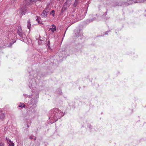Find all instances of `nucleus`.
Listing matches in <instances>:
<instances>
[{
	"label": "nucleus",
	"instance_id": "obj_1",
	"mask_svg": "<svg viewBox=\"0 0 146 146\" xmlns=\"http://www.w3.org/2000/svg\"><path fill=\"white\" fill-rule=\"evenodd\" d=\"M36 85V81L33 80H31L28 85L29 87L32 89V94L30 96L27 94H23L25 97H31L32 99L28 102L26 108L29 109V112L24 115V118L25 120H28L30 119V116L31 118L34 117L35 115L36 110L35 108L37 106V98H38L39 92L37 90L35 89Z\"/></svg>",
	"mask_w": 146,
	"mask_h": 146
},
{
	"label": "nucleus",
	"instance_id": "obj_2",
	"mask_svg": "<svg viewBox=\"0 0 146 146\" xmlns=\"http://www.w3.org/2000/svg\"><path fill=\"white\" fill-rule=\"evenodd\" d=\"M51 112V115L49 117V118L53 121V122H52V123L56 121L64 114V112L57 108H54L52 109Z\"/></svg>",
	"mask_w": 146,
	"mask_h": 146
},
{
	"label": "nucleus",
	"instance_id": "obj_3",
	"mask_svg": "<svg viewBox=\"0 0 146 146\" xmlns=\"http://www.w3.org/2000/svg\"><path fill=\"white\" fill-rule=\"evenodd\" d=\"M35 0H25L23 3V6L21 7L19 9V13L22 15H25L26 13H28L27 10L26 9Z\"/></svg>",
	"mask_w": 146,
	"mask_h": 146
},
{
	"label": "nucleus",
	"instance_id": "obj_4",
	"mask_svg": "<svg viewBox=\"0 0 146 146\" xmlns=\"http://www.w3.org/2000/svg\"><path fill=\"white\" fill-rule=\"evenodd\" d=\"M17 33L20 37L21 40L25 42L27 40V37L25 33L23 32L20 26H19L17 29Z\"/></svg>",
	"mask_w": 146,
	"mask_h": 146
},
{
	"label": "nucleus",
	"instance_id": "obj_5",
	"mask_svg": "<svg viewBox=\"0 0 146 146\" xmlns=\"http://www.w3.org/2000/svg\"><path fill=\"white\" fill-rule=\"evenodd\" d=\"M76 15V17H75L76 16L75 15H70V18L72 20H74L75 19H82L84 17V16H83L82 15L79 14H77Z\"/></svg>",
	"mask_w": 146,
	"mask_h": 146
},
{
	"label": "nucleus",
	"instance_id": "obj_6",
	"mask_svg": "<svg viewBox=\"0 0 146 146\" xmlns=\"http://www.w3.org/2000/svg\"><path fill=\"white\" fill-rule=\"evenodd\" d=\"M49 11V9L48 8H46L43 11L41 14V16L43 18H45L46 17Z\"/></svg>",
	"mask_w": 146,
	"mask_h": 146
},
{
	"label": "nucleus",
	"instance_id": "obj_7",
	"mask_svg": "<svg viewBox=\"0 0 146 146\" xmlns=\"http://www.w3.org/2000/svg\"><path fill=\"white\" fill-rule=\"evenodd\" d=\"M134 1L135 0H128L127 2H124L123 3L126 6H127L133 3H135Z\"/></svg>",
	"mask_w": 146,
	"mask_h": 146
},
{
	"label": "nucleus",
	"instance_id": "obj_8",
	"mask_svg": "<svg viewBox=\"0 0 146 146\" xmlns=\"http://www.w3.org/2000/svg\"><path fill=\"white\" fill-rule=\"evenodd\" d=\"M51 26L52 27V28H49V31L54 33V31L56 30V26L54 24L52 25Z\"/></svg>",
	"mask_w": 146,
	"mask_h": 146
},
{
	"label": "nucleus",
	"instance_id": "obj_9",
	"mask_svg": "<svg viewBox=\"0 0 146 146\" xmlns=\"http://www.w3.org/2000/svg\"><path fill=\"white\" fill-rule=\"evenodd\" d=\"M6 140L7 141V142L9 143V146H14V143L9 138L6 137Z\"/></svg>",
	"mask_w": 146,
	"mask_h": 146
},
{
	"label": "nucleus",
	"instance_id": "obj_10",
	"mask_svg": "<svg viewBox=\"0 0 146 146\" xmlns=\"http://www.w3.org/2000/svg\"><path fill=\"white\" fill-rule=\"evenodd\" d=\"M5 114L3 113L2 110L0 109V119H3L5 117Z\"/></svg>",
	"mask_w": 146,
	"mask_h": 146
},
{
	"label": "nucleus",
	"instance_id": "obj_11",
	"mask_svg": "<svg viewBox=\"0 0 146 146\" xmlns=\"http://www.w3.org/2000/svg\"><path fill=\"white\" fill-rule=\"evenodd\" d=\"M16 38L17 37H16V36H14V39H12V42H11L10 43V44L9 45H8V47H11L12 46V45L15 42H16Z\"/></svg>",
	"mask_w": 146,
	"mask_h": 146
},
{
	"label": "nucleus",
	"instance_id": "obj_12",
	"mask_svg": "<svg viewBox=\"0 0 146 146\" xmlns=\"http://www.w3.org/2000/svg\"><path fill=\"white\" fill-rule=\"evenodd\" d=\"M18 107L21 108H26V105L23 103L20 102L19 104L18 105Z\"/></svg>",
	"mask_w": 146,
	"mask_h": 146
},
{
	"label": "nucleus",
	"instance_id": "obj_13",
	"mask_svg": "<svg viewBox=\"0 0 146 146\" xmlns=\"http://www.w3.org/2000/svg\"><path fill=\"white\" fill-rule=\"evenodd\" d=\"M36 21L38 22V23L41 24L42 22L40 21V18L37 16H36Z\"/></svg>",
	"mask_w": 146,
	"mask_h": 146
},
{
	"label": "nucleus",
	"instance_id": "obj_14",
	"mask_svg": "<svg viewBox=\"0 0 146 146\" xmlns=\"http://www.w3.org/2000/svg\"><path fill=\"white\" fill-rule=\"evenodd\" d=\"M135 3H143L144 2V0H135Z\"/></svg>",
	"mask_w": 146,
	"mask_h": 146
},
{
	"label": "nucleus",
	"instance_id": "obj_15",
	"mask_svg": "<svg viewBox=\"0 0 146 146\" xmlns=\"http://www.w3.org/2000/svg\"><path fill=\"white\" fill-rule=\"evenodd\" d=\"M28 24L27 26L29 29H30L31 27V24H30V20H28L27 21Z\"/></svg>",
	"mask_w": 146,
	"mask_h": 146
},
{
	"label": "nucleus",
	"instance_id": "obj_16",
	"mask_svg": "<svg viewBox=\"0 0 146 146\" xmlns=\"http://www.w3.org/2000/svg\"><path fill=\"white\" fill-rule=\"evenodd\" d=\"M63 5L67 7H68L70 6V4L67 1H66V2Z\"/></svg>",
	"mask_w": 146,
	"mask_h": 146
},
{
	"label": "nucleus",
	"instance_id": "obj_17",
	"mask_svg": "<svg viewBox=\"0 0 146 146\" xmlns=\"http://www.w3.org/2000/svg\"><path fill=\"white\" fill-rule=\"evenodd\" d=\"M79 3L78 0H75L74 3V6L76 7Z\"/></svg>",
	"mask_w": 146,
	"mask_h": 146
},
{
	"label": "nucleus",
	"instance_id": "obj_18",
	"mask_svg": "<svg viewBox=\"0 0 146 146\" xmlns=\"http://www.w3.org/2000/svg\"><path fill=\"white\" fill-rule=\"evenodd\" d=\"M67 9L66 7L64 6H63L62 10H61V12L62 13H63L64 12L65 10Z\"/></svg>",
	"mask_w": 146,
	"mask_h": 146
},
{
	"label": "nucleus",
	"instance_id": "obj_19",
	"mask_svg": "<svg viewBox=\"0 0 146 146\" xmlns=\"http://www.w3.org/2000/svg\"><path fill=\"white\" fill-rule=\"evenodd\" d=\"M63 53H62L60 54V56L61 57H63V58H64V57H65L66 56L63 55Z\"/></svg>",
	"mask_w": 146,
	"mask_h": 146
},
{
	"label": "nucleus",
	"instance_id": "obj_20",
	"mask_svg": "<svg viewBox=\"0 0 146 146\" xmlns=\"http://www.w3.org/2000/svg\"><path fill=\"white\" fill-rule=\"evenodd\" d=\"M50 42L49 40H48L47 43V45L48 46V47L49 48L50 47Z\"/></svg>",
	"mask_w": 146,
	"mask_h": 146
},
{
	"label": "nucleus",
	"instance_id": "obj_21",
	"mask_svg": "<svg viewBox=\"0 0 146 146\" xmlns=\"http://www.w3.org/2000/svg\"><path fill=\"white\" fill-rule=\"evenodd\" d=\"M95 20L94 19H91L89 20L88 21H89V23L92 21H93Z\"/></svg>",
	"mask_w": 146,
	"mask_h": 146
},
{
	"label": "nucleus",
	"instance_id": "obj_22",
	"mask_svg": "<svg viewBox=\"0 0 146 146\" xmlns=\"http://www.w3.org/2000/svg\"><path fill=\"white\" fill-rule=\"evenodd\" d=\"M54 10H52V11H51V12L50 13V14H52V13H54Z\"/></svg>",
	"mask_w": 146,
	"mask_h": 146
},
{
	"label": "nucleus",
	"instance_id": "obj_23",
	"mask_svg": "<svg viewBox=\"0 0 146 146\" xmlns=\"http://www.w3.org/2000/svg\"><path fill=\"white\" fill-rule=\"evenodd\" d=\"M4 144L3 143H0V146H3Z\"/></svg>",
	"mask_w": 146,
	"mask_h": 146
},
{
	"label": "nucleus",
	"instance_id": "obj_24",
	"mask_svg": "<svg viewBox=\"0 0 146 146\" xmlns=\"http://www.w3.org/2000/svg\"><path fill=\"white\" fill-rule=\"evenodd\" d=\"M62 93L61 91V90H60V91L59 92V93H58L59 95H61Z\"/></svg>",
	"mask_w": 146,
	"mask_h": 146
},
{
	"label": "nucleus",
	"instance_id": "obj_25",
	"mask_svg": "<svg viewBox=\"0 0 146 146\" xmlns=\"http://www.w3.org/2000/svg\"><path fill=\"white\" fill-rule=\"evenodd\" d=\"M29 138L30 139H33V136H30Z\"/></svg>",
	"mask_w": 146,
	"mask_h": 146
},
{
	"label": "nucleus",
	"instance_id": "obj_26",
	"mask_svg": "<svg viewBox=\"0 0 146 146\" xmlns=\"http://www.w3.org/2000/svg\"><path fill=\"white\" fill-rule=\"evenodd\" d=\"M109 31H107L106 32H105V35H107L108 34V33H107L109 32Z\"/></svg>",
	"mask_w": 146,
	"mask_h": 146
},
{
	"label": "nucleus",
	"instance_id": "obj_27",
	"mask_svg": "<svg viewBox=\"0 0 146 146\" xmlns=\"http://www.w3.org/2000/svg\"><path fill=\"white\" fill-rule=\"evenodd\" d=\"M122 5V4H118L117 5L118 6H121Z\"/></svg>",
	"mask_w": 146,
	"mask_h": 146
},
{
	"label": "nucleus",
	"instance_id": "obj_28",
	"mask_svg": "<svg viewBox=\"0 0 146 146\" xmlns=\"http://www.w3.org/2000/svg\"><path fill=\"white\" fill-rule=\"evenodd\" d=\"M54 13H53L52 14V16H53V17H54Z\"/></svg>",
	"mask_w": 146,
	"mask_h": 146
},
{
	"label": "nucleus",
	"instance_id": "obj_29",
	"mask_svg": "<svg viewBox=\"0 0 146 146\" xmlns=\"http://www.w3.org/2000/svg\"><path fill=\"white\" fill-rule=\"evenodd\" d=\"M27 127H29V124H28L27 123Z\"/></svg>",
	"mask_w": 146,
	"mask_h": 146
},
{
	"label": "nucleus",
	"instance_id": "obj_30",
	"mask_svg": "<svg viewBox=\"0 0 146 146\" xmlns=\"http://www.w3.org/2000/svg\"><path fill=\"white\" fill-rule=\"evenodd\" d=\"M75 34L76 36H79V35L78 34H77L76 33Z\"/></svg>",
	"mask_w": 146,
	"mask_h": 146
},
{
	"label": "nucleus",
	"instance_id": "obj_31",
	"mask_svg": "<svg viewBox=\"0 0 146 146\" xmlns=\"http://www.w3.org/2000/svg\"><path fill=\"white\" fill-rule=\"evenodd\" d=\"M83 11V10H81L80 11V12H82V11Z\"/></svg>",
	"mask_w": 146,
	"mask_h": 146
},
{
	"label": "nucleus",
	"instance_id": "obj_32",
	"mask_svg": "<svg viewBox=\"0 0 146 146\" xmlns=\"http://www.w3.org/2000/svg\"><path fill=\"white\" fill-rule=\"evenodd\" d=\"M107 12H106V13H105L104 15H107Z\"/></svg>",
	"mask_w": 146,
	"mask_h": 146
},
{
	"label": "nucleus",
	"instance_id": "obj_33",
	"mask_svg": "<svg viewBox=\"0 0 146 146\" xmlns=\"http://www.w3.org/2000/svg\"><path fill=\"white\" fill-rule=\"evenodd\" d=\"M144 2H146V0H144Z\"/></svg>",
	"mask_w": 146,
	"mask_h": 146
},
{
	"label": "nucleus",
	"instance_id": "obj_34",
	"mask_svg": "<svg viewBox=\"0 0 146 146\" xmlns=\"http://www.w3.org/2000/svg\"><path fill=\"white\" fill-rule=\"evenodd\" d=\"M38 76H37V77L36 78H38Z\"/></svg>",
	"mask_w": 146,
	"mask_h": 146
},
{
	"label": "nucleus",
	"instance_id": "obj_35",
	"mask_svg": "<svg viewBox=\"0 0 146 146\" xmlns=\"http://www.w3.org/2000/svg\"><path fill=\"white\" fill-rule=\"evenodd\" d=\"M86 13V12H85L84 13Z\"/></svg>",
	"mask_w": 146,
	"mask_h": 146
},
{
	"label": "nucleus",
	"instance_id": "obj_36",
	"mask_svg": "<svg viewBox=\"0 0 146 146\" xmlns=\"http://www.w3.org/2000/svg\"><path fill=\"white\" fill-rule=\"evenodd\" d=\"M60 0H58V1H60Z\"/></svg>",
	"mask_w": 146,
	"mask_h": 146
}]
</instances>
